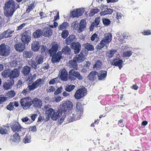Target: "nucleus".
I'll list each match as a JSON object with an SVG mask.
<instances>
[{
  "mask_svg": "<svg viewBox=\"0 0 151 151\" xmlns=\"http://www.w3.org/2000/svg\"><path fill=\"white\" fill-rule=\"evenodd\" d=\"M19 8V4L13 0H9L5 3L4 9L6 11L5 14L6 17L12 16L14 12Z\"/></svg>",
  "mask_w": 151,
  "mask_h": 151,
  "instance_id": "nucleus-1",
  "label": "nucleus"
},
{
  "mask_svg": "<svg viewBox=\"0 0 151 151\" xmlns=\"http://www.w3.org/2000/svg\"><path fill=\"white\" fill-rule=\"evenodd\" d=\"M112 39V35L111 33L109 32L105 34V36L101 41L96 47L97 50H99L102 48L106 44H108L111 41Z\"/></svg>",
  "mask_w": 151,
  "mask_h": 151,
  "instance_id": "nucleus-2",
  "label": "nucleus"
},
{
  "mask_svg": "<svg viewBox=\"0 0 151 151\" xmlns=\"http://www.w3.org/2000/svg\"><path fill=\"white\" fill-rule=\"evenodd\" d=\"M12 130L16 134L23 135L25 132V129L21 126L18 122H13L10 126Z\"/></svg>",
  "mask_w": 151,
  "mask_h": 151,
  "instance_id": "nucleus-3",
  "label": "nucleus"
},
{
  "mask_svg": "<svg viewBox=\"0 0 151 151\" xmlns=\"http://www.w3.org/2000/svg\"><path fill=\"white\" fill-rule=\"evenodd\" d=\"M72 103L70 101H64L60 106L59 109L64 114H67L73 108Z\"/></svg>",
  "mask_w": 151,
  "mask_h": 151,
  "instance_id": "nucleus-4",
  "label": "nucleus"
},
{
  "mask_svg": "<svg viewBox=\"0 0 151 151\" xmlns=\"http://www.w3.org/2000/svg\"><path fill=\"white\" fill-rule=\"evenodd\" d=\"M69 74V79L71 81H74L76 79V78L79 80H82L83 78V77L79 72L75 71L73 69L70 70Z\"/></svg>",
  "mask_w": 151,
  "mask_h": 151,
  "instance_id": "nucleus-5",
  "label": "nucleus"
},
{
  "mask_svg": "<svg viewBox=\"0 0 151 151\" xmlns=\"http://www.w3.org/2000/svg\"><path fill=\"white\" fill-rule=\"evenodd\" d=\"M20 102L21 106L25 110L27 109L32 105V99L29 97L22 99Z\"/></svg>",
  "mask_w": 151,
  "mask_h": 151,
  "instance_id": "nucleus-6",
  "label": "nucleus"
},
{
  "mask_svg": "<svg viewBox=\"0 0 151 151\" xmlns=\"http://www.w3.org/2000/svg\"><path fill=\"white\" fill-rule=\"evenodd\" d=\"M10 48L4 43L0 45V55L3 57H7L10 53Z\"/></svg>",
  "mask_w": 151,
  "mask_h": 151,
  "instance_id": "nucleus-7",
  "label": "nucleus"
},
{
  "mask_svg": "<svg viewBox=\"0 0 151 151\" xmlns=\"http://www.w3.org/2000/svg\"><path fill=\"white\" fill-rule=\"evenodd\" d=\"M15 29L11 28L4 31L0 35V40L10 38L12 36V34L14 32Z\"/></svg>",
  "mask_w": 151,
  "mask_h": 151,
  "instance_id": "nucleus-8",
  "label": "nucleus"
},
{
  "mask_svg": "<svg viewBox=\"0 0 151 151\" xmlns=\"http://www.w3.org/2000/svg\"><path fill=\"white\" fill-rule=\"evenodd\" d=\"M87 89L85 88H79L77 90L74 95L75 99H79L85 96L87 94Z\"/></svg>",
  "mask_w": 151,
  "mask_h": 151,
  "instance_id": "nucleus-9",
  "label": "nucleus"
},
{
  "mask_svg": "<svg viewBox=\"0 0 151 151\" xmlns=\"http://www.w3.org/2000/svg\"><path fill=\"white\" fill-rule=\"evenodd\" d=\"M44 84V80L42 78H39L33 82L31 86L35 90L38 87H41Z\"/></svg>",
  "mask_w": 151,
  "mask_h": 151,
  "instance_id": "nucleus-10",
  "label": "nucleus"
},
{
  "mask_svg": "<svg viewBox=\"0 0 151 151\" xmlns=\"http://www.w3.org/2000/svg\"><path fill=\"white\" fill-rule=\"evenodd\" d=\"M85 50H82L80 54L77 55L74 59L79 63L82 62L85 59Z\"/></svg>",
  "mask_w": 151,
  "mask_h": 151,
  "instance_id": "nucleus-11",
  "label": "nucleus"
},
{
  "mask_svg": "<svg viewBox=\"0 0 151 151\" xmlns=\"http://www.w3.org/2000/svg\"><path fill=\"white\" fill-rule=\"evenodd\" d=\"M32 105L33 104V106L37 108H41L42 105V103L41 100L36 97L32 100Z\"/></svg>",
  "mask_w": 151,
  "mask_h": 151,
  "instance_id": "nucleus-12",
  "label": "nucleus"
},
{
  "mask_svg": "<svg viewBox=\"0 0 151 151\" xmlns=\"http://www.w3.org/2000/svg\"><path fill=\"white\" fill-rule=\"evenodd\" d=\"M62 53L60 51H59L57 53L53 55L52 57L51 61L53 63L59 62L60 60L62 58Z\"/></svg>",
  "mask_w": 151,
  "mask_h": 151,
  "instance_id": "nucleus-13",
  "label": "nucleus"
},
{
  "mask_svg": "<svg viewBox=\"0 0 151 151\" xmlns=\"http://www.w3.org/2000/svg\"><path fill=\"white\" fill-rule=\"evenodd\" d=\"M71 48L74 50L75 54H78L81 49V45L78 42H73L70 45Z\"/></svg>",
  "mask_w": 151,
  "mask_h": 151,
  "instance_id": "nucleus-14",
  "label": "nucleus"
},
{
  "mask_svg": "<svg viewBox=\"0 0 151 151\" xmlns=\"http://www.w3.org/2000/svg\"><path fill=\"white\" fill-rule=\"evenodd\" d=\"M82 114V113L75 111L70 115V120L71 122H73V121L79 119Z\"/></svg>",
  "mask_w": 151,
  "mask_h": 151,
  "instance_id": "nucleus-15",
  "label": "nucleus"
},
{
  "mask_svg": "<svg viewBox=\"0 0 151 151\" xmlns=\"http://www.w3.org/2000/svg\"><path fill=\"white\" fill-rule=\"evenodd\" d=\"M86 24L87 23L86 20L84 19L81 20L79 24H78V32L80 33L82 32L85 30L86 27Z\"/></svg>",
  "mask_w": 151,
  "mask_h": 151,
  "instance_id": "nucleus-16",
  "label": "nucleus"
},
{
  "mask_svg": "<svg viewBox=\"0 0 151 151\" xmlns=\"http://www.w3.org/2000/svg\"><path fill=\"white\" fill-rule=\"evenodd\" d=\"M62 111L58 108V110L56 111H54L52 115L51 118L54 121L56 120L61 115H63V114L62 113Z\"/></svg>",
  "mask_w": 151,
  "mask_h": 151,
  "instance_id": "nucleus-17",
  "label": "nucleus"
},
{
  "mask_svg": "<svg viewBox=\"0 0 151 151\" xmlns=\"http://www.w3.org/2000/svg\"><path fill=\"white\" fill-rule=\"evenodd\" d=\"M19 71L17 68H14L10 71V79H13L18 77L19 76Z\"/></svg>",
  "mask_w": 151,
  "mask_h": 151,
  "instance_id": "nucleus-18",
  "label": "nucleus"
},
{
  "mask_svg": "<svg viewBox=\"0 0 151 151\" xmlns=\"http://www.w3.org/2000/svg\"><path fill=\"white\" fill-rule=\"evenodd\" d=\"M97 73V76L98 80H104L106 78L107 76V71L104 70H101L98 73L96 72Z\"/></svg>",
  "mask_w": 151,
  "mask_h": 151,
  "instance_id": "nucleus-19",
  "label": "nucleus"
},
{
  "mask_svg": "<svg viewBox=\"0 0 151 151\" xmlns=\"http://www.w3.org/2000/svg\"><path fill=\"white\" fill-rule=\"evenodd\" d=\"M42 31L44 36L48 37H50L52 33V30L48 27H45Z\"/></svg>",
  "mask_w": 151,
  "mask_h": 151,
  "instance_id": "nucleus-20",
  "label": "nucleus"
},
{
  "mask_svg": "<svg viewBox=\"0 0 151 151\" xmlns=\"http://www.w3.org/2000/svg\"><path fill=\"white\" fill-rule=\"evenodd\" d=\"M124 62L122 60L119 59H115L112 62V65L115 66H118L119 69H121L122 68V64Z\"/></svg>",
  "mask_w": 151,
  "mask_h": 151,
  "instance_id": "nucleus-21",
  "label": "nucleus"
},
{
  "mask_svg": "<svg viewBox=\"0 0 151 151\" xmlns=\"http://www.w3.org/2000/svg\"><path fill=\"white\" fill-rule=\"evenodd\" d=\"M14 83V79L7 81L5 82L3 85V87L4 89L7 90L10 88Z\"/></svg>",
  "mask_w": 151,
  "mask_h": 151,
  "instance_id": "nucleus-22",
  "label": "nucleus"
},
{
  "mask_svg": "<svg viewBox=\"0 0 151 151\" xmlns=\"http://www.w3.org/2000/svg\"><path fill=\"white\" fill-rule=\"evenodd\" d=\"M68 73L65 69H63L60 72V78L62 80L66 81L68 80Z\"/></svg>",
  "mask_w": 151,
  "mask_h": 151,
  "instance_id": "nucleus-23",
  "label": "nucleus"
},
{
  "mask_svg": "<svg viewBox=\"0 0 151 151\" xmlns=\"http://www.w3.org/2000/svg\"><path fill=\"white\" fill-rule=\"evenodd\" d=\"M19 134L15 133L13 136L11 137L10 140L12 142L17 143L19 142L20 140V136H22V135H21Z\"/></svg>",
  "mask_w": 151,
  "mask_h": 151,
  "instance_id": "nucleus-24",
  "label": "nucleus"
},
{
  "mask_svg": "<svg viewBox=\"0 0 151 151\" xmlns=\"http://www.w3.org/2000/svg\"><path fill=\"white\" fill-rule=\"evenodd\" d=\"M25 46L21 43L16 44L14 47L16 50L19 52L23 51L25 48Z\"/></svg>",
  "mask_w": 151,
  "mask_h": 151,
  "instance_id": "nucleus-25",
  "label": "nucleus"
},
{
  "mask_svg": "<svg viewBox=\"0 0 151 151\" xmlns=\"http://www.w3.org/2000/svg\"><path fill=\"white\" fill-rule=\"evenodd\" d=\"M39 42L37 41H33L32 44V49L35 52L37 51L40 48Z\"/></svg>",
  "mask_w": 151,
  "mask_h": 151,
  "instance_id": "nucleus-26",
  "label": "nucleus"
},
{
  "mask_svg": "<svg viewBox=\"0 0 151 151\" xmlns=\"http://www.w3.org/2000/svg\"><path fill=\"white\" fill-rule=\"evenodd\" d=\"M9 129V127L8 124L5 126H3L0 127V133L1 134H6L8 133Z\"/></svg>",
  "mask_w": 151,
  "mask_h": 151,
  "instance_id": "nucleus-27",
  "label": "nucleus"
},
{
  "mask_svg": "<svg viewBox=\"0 0 151 151\" xmlns=\"http://www.w3.org/2000/svg\"><path fill=\"white\" fill-rule=\"evenodd\" d=\"M43 32L41 29H38L36 30L32 34V37L35 38H38L42 37Z\"/></svg>",
  "mask_w": 151,
  "mask_h": 151,
  "instance_id": "nucleus-28",
  "label": "nucleus"
},
{
  "mask_svg": "<svg viewBox=\"0 0 151 151\" xmlns=\"http://www.w3.org/2000/svg\"><path fill=\"white\" fill-rule=\"evenodd\" d=\"M102 11L100 13V15L104 16L106 14H111L113 12V10L112 9L107 8L102 9Z\"/></svg>",
  "mask_w": 151,
  "mask_h": 151,
  "instance_id": "nucleus-29",
  "label": "nucleus"
},
{
  "mask_svg": "<svg viewBox=\"0 0 151 151\" xmlns=\"http://www.w3.org/2000/svg\"><path fill=\"white\" fill-rule=\"evenodd\" d=\"M75 40V37L73 35H70L65 40V43L67 45L72 44Z\"/></svg>",
  "mask_w": 151,
  "mask_h": 151,
  "instance_id": "nucleus-30",
  "label": "nucleus"
},
{
  "mask_svg": "<svg viewBox=\"0 0 151 151\" xmlns=\"http://www.w3.org/2000/svg\"><path fill=\"white\" fill-rule=\"evenodd\" d=\"M21 40L22 42L24 43V44H28L31 40V37L28 35H24L22 36Z\"/></svg>",
  "mask_w": 151,
  "mask_h": 151,
  "instance_id": "nucleus-31",
  "label": "nucleus"
},
{
  "mask_svg": "<svg viewBox=\"0 0 151 151\" xmlns=\"http://www.w3.org/2000/svg\"><path fill=\"white\" fill-rule=\"evenodd\" d=\"M77 62L75 59L73 61L70 60L69 62V65L71 68H73L76 70H77L78 69Z\"/></svg>",
  "mask_w": 151,
  "mask_h": 151,
  "instance_id": "nucleus-32",
  "label": "nucleus"
},
{
  "mask_svg": "<svg viewBox=\"0 0 151 151\" xmlns=\"http://www.w3.org/2000/svg\"><path fill=\"white\" fill-rule=\"evenodd\" d=\"M44 56L41 55H39L36 56L35 60L38 65L41 64L43 62Z\"/></svg>",
  "mask_w": 151,
  "mask_h": 151,
  "instance_id": "nucleus-33",
  "label": "nucleus"
},
{
  "mask_svg": "<svg viewBox=\"0 0 151 151\" xmlns=\"http://www.w3.org/2000/svg\"><path fill=\"white\" fill-rule=\"evenodd\" d=\"M30 70V67L27 65L25 66L23 68L22 73L24 76H27L29 74Z\"/></svg>",
  "mask_w": 151,
  "mask_h": 151,
  "instance_id": "nucleus-34",
  "label": "nucleus"
},
{
  "mask_svg": "<svg viewBox=\"0 0 151 151\" xmlns=\"http://www.w3.org/2000/svg\"><path fill=\"white\" fill-rule=\"evenodd\" d=\"M28 64L33 69L35 70L37 68L38 64L34 60L30 59L28 61Z\"/></svg>",
  "mask_w": 151,
  "mask_h": 151,
  "instance_id": "nucleus-35",
  "label": "nucleus"
},
{
  "mask_svg": "<svg viewBox=\"0 0 151 151\" xmlns=\"http://www.w3.org/2000/svg\"><path fill=\"white\" fill-rule=\"evenodd\" d=\"M62 53H63L66 55H70L71 52L70 48L68 46H65L62 48Z\"/></svg>",
  "mask_w": 151,
  "mask_h": 151,
  "instance_id": "nucleus-36",
  "label": "nucleus"
},
{
  "mask_svg": "<svg viewBox=\"0 0 151 151\" xmlns=\"http://www.w3.org/2000/svg\"><path fill=\"white\" fill-rule=\"evenodd\" d=\"M117 52L116 50L112 49L108 51L106 53V56L108 58L110 59Z\"/></svg>",
  "mask_w": 151,
  "mask_h": 151,
  "instance_id": "nucleus-37",
  "label": "nucleus"
},
{
  "mask_svg": "<svg viewBox=\"0 0 151 151\" xmlns=\"http://www.w3.org/2000/svg\"><path fill=\"white\" fill-rule=\"evenodd\" d=\"M76 111L80 113H82V114H83V106L81 103L78 102L76 104Z\"/></svg>",
  "mask_w": 151,
  "mask_h": 151,
  "instance_id": "nucleus-38",
  "label": "nucleus"
},
{
  "mask_svg": "<svg viewBox=\"0 0 151 151\" xmlns=\"http://www.w3.org/2000/svg\"><path fill=\"white\" fill-rule=\"evenodd\" d=\"M34 90L31 86L29 85L26 88L24 89L23 90L22 93L24 95H26L27 93H29L30 91Z\"/></svg>",
  "mask_w": 151,
  "mask_h": 151,
  "instance_id": "nucleus-39",
  "label": "nucleus"
},
{
  "mask_svg": "<svg viewBox=\"0 0 151 151\" xmlns=\"http://www.w3.org/2000/svg\"><path fill=\"white\" fill-rule=\"evenodd\" d=\"M33 52L32 51H24V52L23 56L24 58H30L33 55Z\"/></svg>",
  "mask_w": 151,
  "mask_h": 151,
  "instance_id": "nucleus-40",
  "label": "nucleus"
},
{
  "mask_svg": "<svg viewBox=\"0 0 151 151\" xmlns=\"http://www.w3.org/2000/svg\"><path fill=\"white\" fill-rule=\"evenodd\" d=\"M75 87L76 86L73 85H68L66 86L65 90L67 91L70 92L72 91Z\"/></svg>",
  "mask_w": 151,
  "mask_h": 151,
  "instance_id": "nucleus-41",
  "label": "nucleus"
},
{
  "mask_svg": "<svg viewBox=\"0 0 151 151\" xmlns=\"http://www.w3.org/2000/svg\"><path fill=\"white\" fill-rule=\"evenodd\" d=\"M68 24L67 22H63L62 24L59 25L58 29L61 30H63L64 29H66L67 28Z\"/></svg>",
  "mask_w": 151,
  "mask_h": 151,
  "instance_id": "nucleus-42",
  "label": "nucleus"
},
{
  "mask_svg": "<svg viewBox=\"0 0 151 151\" xmlns=\"http://www.w3.org/2000/svg\"><path fill=\"white\" fill-rule=\"evenodd\" d=\"M84 47L88 51H92L94 49L93 45L87 43L84 45Z\"/></svg>",
  "mask_w": 151,
  "mask_h": 151,
  "instance_id": "nucleus-43",
  "label": "nucleus"
},
{
  "mask_svg": "<svg viewBox=\"0 0 151 151\" xmlns=\"http://www.w3.org/2000/svg\"><path fill=\"white\" fill-rule=\"evenodd\" d=\"M10 71L8 70H4L2 73V75L4 78H10Z\"/></svg>",
  "mask_w": 151,
  "mask_h": 151,
  "instance_id": "nucleus-44",
  "label": "nucleus"
},
{
  "mask_svg": "<svg viewBox=\"0 0 151 151\" xmlns=\"http://www.w3.org/2000/svg\"><path fill=\"white\" fill-rule=\"evenodd\" d=\"M31 136L30 135H27L23 139V141L25 143H28L30 142Z\"/></svg>",
  "mask_w": 151,
  "mask_h": 151,
  "instance_id": "nucleus-45",
  "label": "nucleus"
},
{
  "mask_svg": "<svg viewBox=\"0 0 151 151\" xmlns=\"http://www.w3.org/2000/svg\"><path fill=\"white\" fill-rule=\"evenodd\" d=\"M100 10L98 8H95L92 9L90 13V16H93L96 13L99 12Z\"/></svg>",
  "mask_w": 151,
  "mask_h": 151,
  "instance_id": "nucleus-46",
  "label": "nucleus"
},
{
  "mask_svg": "<svg viewBox=\"0 0 151 151\" xmlns=\"http://www.w3.org/2000/svg\"><path fill=\"white\" fill-rule=\"evenodd\" d=\"M69 34L67 30H63L61 33L62 37L63 39H65L68 36Z\"/></svg>",
  "mask_w": 151,
  "mask_h": 151,
  "instance_id": "nucleus-47",
  "label": "nucleus"
},
{
  "mask_svg": "<svg viewBox=\"0 0 151 151\" xmlns=\"http://www.w3.org/2000/svg\"><path fill=\"white\" fill-rule=\"evenodd\" d=\"M102 19L103 23L104 26H108L111 23L109 19L103 18Z\"/></svg>",
  "mask_w": 151,
  "mask_h": 151,
  "instance_id": "nucleus-48",
  "label": "nucleus"
},
{
  "mask_svg": "<svg viewBox=\"0 0 151 151\" xmlns=\"http://www.w3.org/2000/svg\"><path fill=\"white\" fill-rule=\"evenodd\" d=\"M95 75L96 73L94 72H91L88 75V78L89 80L92 81L94 79Z\"/></svg>",
  "mask_w": 151,
  "mask_h": 151,
  "instance_id": "nucleus-49",
  "label": "nucleus"
},
{
  "mask_svg": "<svg viewBox=\"0 0 151 151\" xmlns=\"http://www.w3.org/2000/svg\"><path fill=\"white\" fill-rule=\"evenodd\" d=\"M78 23L77 21H76L73 22L71 24V27L74 29L78 31Z\"/></svg>",
  "mask_w": 151,
  "mask_h": 151,
  "instance_id": "nucleus-50",
  "label": "nucleus"
},
{
  "mask_svg": "<svg viewBox=\"0 0 151 151\" xmlns=\"http://www.w3.org/2000/svg\"><path fill=\"white\" fill-rule=\"evenodd\" d=\"M132 52L131 51L128 50L123 53V55L124 57H129L132 55Z\"/></svg>",
  "mask_w": 151,
  "mask_h": 151,
  "instance_id": "nucleus-51",
  "label": "nucleus"
},
{
  "mask_svg": "<svg viewBox=\"0 0 151 151\" xmlns=\"http://www.w3.org/2000/svg\"><path fill=\"white\" fill-rule=\"evenodd\" d=\"M76 12H77V16L78 17L82 16L83 14L84 10L83 9H76Z\"/></svg>",
  "mask_w": 151,
  "mask_h": 151,
  "instance_id": "nucleus-52",
  "label": "nucleus"
},
{
  "mask_svg": "<svg viewBox=\"0 0 151 151\" xmlns=\"http://www.w3.org/2000/svg\"><path fill=\"white\" fill-rule=\"evenodd\" d=\"M54 111L55 110L53 109L50 108L49 110L45 111V114L46 115H48L51 116Z\"/></svg>",
  "mask_w": 151,
  "mask_h": 151,
  "instance_id": "nucleus-53",
  "label": "nucleus"
},
{
  "mask_svg": "<svg viewBox=\"0 0 151 151\" xmlns=\"http://www.w3.org/2000/svg\"><path fill=\"white\" fill-rule=\"evenodd\" d=\"M59 46L57 43H53L52 47L50 49L53 50L57 52L58 50Z\"/></svg>",
  "mask_w": 151,
  "mask_h": 151,
  "instance_id": "nucleus-54",
  "label": "nucleus"
},
{
  "mask_svg": "<svg viewBox=\"0 0 151 151\" xmlns=\"http://www.w3.org/2000/svg\"><path fill=\"white\" fill-rule=\"evenodd\" d=\"M34 4H30V5L26 9V11L27 12L29 13L32 10L34 7Z\"/></svg>",
  "mask_w": 151,
  "mask_h": 151,
  "instance_id": "nucleus-55",
  "label": "nucleus"
},
{
  "mask_svg": "<svg viewBox=\"0 0 151 151\" xmlns=\"http://www.w3.org/2000/svg\"><path fill=\"white\" fill-rule=\"evenodd\" d=\"M102 65V62L100 60H97L95 64V67L96 68H100Z\"/></svg>",
  "mask_w": 151,
  "mask_h": 151,
  "instance_id": "nucleus-56",
  "label": "nucleus"
},
{
  "mask_svg": "<svg viewBox=\"0 0 151 151\" xmlns=\"http://www.w3.org/2000/svg\"><path fill=\"white\" fill-rule=\"evenodd\" d=\"M15 92L13 91H9L7 93V95L9 96L10 98H12L14 97V96L15 95Z\"/></svg>",
  "mask_w": 151,
  "mask_h": 151,
  "instance_id": "nucleus-57",
  "label": "nucleus"
},
{
  "mask_svg": "<svg viewBox=\"0 0 151 151\" xmlns=\"http://www.w3.org/2000/svg\"><path fill=\"white\" fill-rule=\"evenodd\" d=\"M14 103L13 102L10 103V104L7 106L6 108L8 110L10 111L13 110L14 107Z\"/></svg>",
  "mask_w": 151,
  "mask_h": 151,
  "instance_id": "nucleus-58",
  "label": "nucleus"
},
{
  "mask_svg": "<svg viewBox=\"0 0 151 151\" xmlns=\"http://www.w3.org/2000/svg\"><path fill=\"white\" fill-rule=\"evenodd\" d=\"M17 65L18 62L16 60H13L10 63V65L12 67H16Z\"/></svg>",
  "mask_w": 151,
  "mask_h": 151,
  "instance_id": "nucleus-59",
  "label": "nucleus"
},
{
  "mask_svg": "<svg viewBox=\"0 0 151 151\" xmlns=\"http://www.w3.org/2000/svg\"><path fill=\"white\" fill-rule=\"evenodd\" d=\"M63 88L61 86L57 88L54 93L55 95H57L60 94L62 92Z\"/></svg>",
  "mask_w": 151,
  "mask_h": 151,
  "instance_id": "nucleus-60",
  "label": "nucleus"
},
{
  "mask_svg": "<svg viewBox=\"0 0 151 151\" xmlns=\"http://www.w3.org/2000/svg\"><path fill=\"white\" fill-rule=\"evenodd\" d=\"M142 33L143 35H149L151 34L150 31L148 29L144 30L143 32H142Z\"/></svg>",
  "mask_w": 151,
  "mask_h": 151,
  "instance_id": "nucleus-61",
  "label": "nucleus"
},
{
  "mask_svg": "<svg viewBox=\"0 0 151 151\" xmlns=\"http://www.w3.org/2000/svg\"><path fill=\"white\" fill-rule=\"evenodd\" d=\"M98 37V35L97 34H96V33H94L93 34L92 36L91 37V40L92 41H94L95 38H96V39L97 38L99 39V37Z\"/></svg>",
  "mask_w": 151,
  "mask_h": 151,
  "instance_id": "nucleus-62",
  "label": "nucleus"
},
{
  "mask_svg": "<svg viewBox=\"0 0 151 151\" xmlns=\"http://www.w3.org/2000/svg\"><path fill=\"white\" fill-rule=\"evenodd\" d=\"M77 12H76V10H73L72 12H71V17H78L77 14Z\"/></svg>",
  "mask_w": 151,
  "mask_h": 151,
  "instance_id": "nucleus-63",
  "label": "nucleus"
},
{
  "mask_svg": "<svg viewBox=\"0 0 151 151\" xmlns=\"http://www.w3.org/2000/svg\"><path fill=\"white\" fill-rule=\"evenodd\" d=\"M43 100L44 102L47 103L48 101L50 102L51 101V99L49 96H47L44 97Z\"/></svg>",
  "mask_w": 151,
  "mask_h": 151,
  "instance_id": "nucleus-64",
  "label": "nucleus"
}]
</instances>
